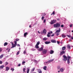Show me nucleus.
<instances>
[{
	"label": "nucleus",
	"instance_id": "nucleus-1",
	"mask_svg": "<svg viewBox=\"0 0 73 73\" xmlns=\"http://www.w3.org/2000/svg\"><path fill=\"white\" fill-rule=\"evenodd\" d=\"M15 44H13V42L11 43L12 47H11V48H15V47H16V46L17 45V42L16 41H14Z\"/></svg>",
	"mask_w": 73,
	"mask_h": 73
},
{
	"label": "nucleus",
	"instance_id": "nucleus-2",
	"mask_svg": "<svg viewBox=\"0 0 73 73\" xmlns=\"http://www.w3.org/2000/svg\"><path fill=\"white\" fill-rule=\"evenodd\" d=\"M60 24L58 23H56V24L54 25V28H59L60 27Z\"/></svg>",
	"mask_w": 73,
	"mask_h": 73
},
{
	"label": "nucleus",
	"instance_id": "nucleus-3",
	"mask_svg": "<svg viewBox=\"0 0 73 73\" xmlns=\"http://www.w3.org/2000/svg\"><path fill=\"white\" fill-rule=\"evenodd\" d=\"M63 57L64 58L63 59V61H66L68 60V58H67V57L65 55H63Z\"/></svg>",
	"mask_w": 73,
	"mask_h": 73
},
{
	"label": "nucleus",
	"instance_id": "nucleus-4",
	"mask_svg": "<svg viewBox=\"0 0 73 73\" xmlns=\"http://www.w3.org/2000/svg\"><path fill=\"white\" fill-rule=\"evenodd\" d=\"M47 52V50L46 49H43L42 51V53L43 54H46Z\"/></svg>",
	"mask_w": 73,
	"mask_h": 73
},
{
	"label": "nucleus",
	"instance_id": "nucleus-5",
	"mask_svg": "<svg viewBox=\"0 0 73 73\" xmlns=\"http://www.w3.org/2000/svg\"><path fill=\"white\" fill-rule=\"evenodd\" d=\"M56 20L55 19H54L52 20V21H51V23H50V24L52 25V24H53L54 23H56Z\"/></svg>",
	"mask_w": 73,
	"mask_h": 73
},
{
	"label": "nucleus",
	"instance_id": "nucleus-6",
	"mask_svg": "<svg viewBox=\"0 0 73 73\" xmlns=\"http://www.w3.org/2000/svg\"><path fill=\"white\" fill-rule=\"evenodd\" d=\"M65 53V52L64 51H62L61 52H60V56H61V55H62L63 54H64Z\"/></svg>",
	"mask_w": 73,
	"mask_h": 73
},
{
	"label": "nucleus",
	"instance_id": "nucleus-7",
	"mask_svg": "<svg viewBox=\"0 0 73 73\" xmlns=\"http://www.w3.org/2000/svg\"><path fill=\"white\" fill-rule=\"evenodd\" d=\"M59 30H57L56 31L55 33H60V31H61L60 29V28H59Z\"/></svg>",
	"mask_w": 73,
	"mask_h": 73
},
{
	"label": "nucleus",
	"instance_id": "nucleus-8",
	"mask_svg": "<svg viewBox=\"0 0 73 73\" xmlns=\"http://www.w3.org/2000/svg\"><path fill=\"white\" fill-rule=\"evenodd\" d=\"M42 50H43V47H41L40 48H39L38 49V51L39 52L42 51Z\"/></svg>",
	"mask_w": 73,
	"mask_h": 73
},
{
	"label": "nucleus",
	"instance_id": "nucleus-9",
	"mask_svg": "<svg viewBox=\"0 0 73 73\" xmlns=\"http://www.w3.org/2000/svg\"><path fill=\"white\" fill-rule=\"evenodd\" d=\"M51 42H53V43H56V42H57L56 40L53 39L51 40Z\"/></svg>",
	"mask_w": 73,
	"mask_h": 73
},
{
	"label": "nucleus",
	"instance_id": "nucleus-10",
	"mask_svg": "<svg viewBox=\"0 0 73 73\" xmlns=\"http://www.w3.org/2000/svg\"><path fill=\"white\" fill-rule=\"evenodd\" d=\"M64 68H60V72H64Z\"/></svg>",
	"mask_w": 73,
	"mask_h": 73
},
{
	"label": "nucleus",
	"instance_id": "nucleus-11",
	"mask_svg": "<svg viewBox=\"0 0 73 73\" xmlns=\"http://www.w3.org/2000/svg\"><path fill=\"white\" fill-rule=\"evenodd\" d=\"M43 33L44 34H46V29H43Z\"/></svg>",
	"mask_w": 73,
	"mask_h": 73
},
{
	"label": "nucleus",
	"instance_id": "nucleus-12",
	"mask_svg": "<svg viewBox=\"0 0 73 73\" xmlns=\"http://www.w3.org/2000/svg\"><path fill=\"white\" fill-rule=\"evenodd\" d=\"M66 49V47L63 46L62 48V51L64 50H65Z\"/></svg>",
	"mask_w": 73,
	"mask_h": 73
},
{
	"label": "nucleus",
	"instance_id": "nucleus-13",
	"mask_svg": "<svg viewBox=\"0 0 73 73\" xmlns=\"http://www.w3.org/2000/svg\"><path fill=\"white\" fill-rule=\"evenodd\" d=\"M9 70V68L8 67H6V71H8Z\"/></svg>",
	"mask_w": 73,
	"mask_h": 73
},
{
	"label": "nucleus",
	"instance_id": "nucleus-14",
	"mask_svg": "<svg viewBox=\"0 0 73 73\" xmlns=\"http://www.w3.org/2000/svg\"><path fill=\"white\" fill-rule=\"evenodd\" d=\"M45 44H50V41H46L45 42Z\"/></svg>",
	"mask_w": 73,
	"mask_h": 73
},
{
	"label": "nucleus",
	"instance_id": "nucleus-15",
	"mask_svg": "<svg viewBox=\"0 0 73 73\" xmlns=\"http://www.w3.org/2000/svg\"><path fill=\"white\" fill-rule=\"evenodd\" d=\"M62 36L63 38H65V37H66V36L65 35H64V34H62Z\"/></svg>",
	"mask_w": 73,
	"mask_h": 73
},
{
	"label": "nucleus",
	"instance_id": "nucleus-16",
	"mask_svg": "<svg viewBox=\"0 0 73 73\" xmlns=\"http://www.w3.org/2000/svg\"><path fill=\"white\" fill-rule=\"evenodd\" d=\"M53 53H54V51L53 50H50V54H53Z\"/></svg>",
	"mask_w": 73,
	"mask_h": 73
},
{
	"label": "nucleus",
	"instance_id": "nucleus-17",
	"mask_svg": "<svg viewBox=\"0 0 73 73\" xmlns=\"http://www.w3.org/2000/svg\"><path fill=\"white\" fill-rule=\"evenodd\" d=\"M67 48L68 49H70V45H68L67 46Z\"/></svg>",
	"mask_w": 73,
	"mask_h": 73
},
{
	"label": "nucleus",
	"instance_id": "nucleus-18",
	"mask_svg": "<svg viewBox=\"0 0 73 73\" xmlns=\"http://www.w3.org/2000/svg\"><path fill=\"white\" fill-rule=\"evenodd\" d=\"M4 67V65H1L0 66V69H3Z\"/></svg>",
	"mask_w": 73,
	"mask_h": 73
},
{
	"label": "nucleus",
	"instance_id": "nucleus-19",
	"mask_svg": "<svg viewBox=\"0 0 73 73\" xmlns=\"http://www.w3.org/2000/svg\"><path fill=\"white\" fill-rule=\"evenodd\" d=\"M38 71L39 73H42V71L41 70V69H38Z\"/></svg>",
	"mask_w": 73,
	"mask_h": 73
},
{
	"label": "nucleus",
	"instance_id": "nucleus-20",
	"mask_svg": "<svg viewBox=\"0 0 73 73\" xmlns=\"http://www.w3.org/2000/svg\"><path fill=\"white\" fill-rule=\"evenodd\" d=\"M46 68H47L46 66H44L43 68V69L45 70H46Z\"/></svg>",
	"mask_w": 73,
	"mask_h": 73
},
{
	"label": "nucleus",
	"instance_id": "nucleus-21",
	"mask_svg": "<svg viewBox=\"0 0 73 73\" xmlns=\"http://www.w3.org/2000/svg\"><path fill=\"white\" fill-rule=\"evenodd\" d=\"M67 58H68V60H70V58H71V57L69 56V55H68Z\"/></svg>",
	"mask_w": 73,
	"mask_h": 73
},
{
	"label": "nucleus",
	"instance_id": "nucleus-22",
	"mask_svg": "<svg viewBox=\"0 0 73 73\" xmlns=\"http://www.w3.org/2000/svg\"><path fill=\"white\" fill-rule=\"evenodd\" d=\"M35 48H39V46H38V45H37V44H36L35 46Z\"/></svg>",
	"mask_w": 73,
	"mask_h": 73
},
{
	"label": "nucleus",
	"instance_id": "nucleus-23",
	"mask_svg": "<svg viewBox=\"0 0 73 73\" xmlns=\"http://www.w3.org/2000/svg\"><path fill=\"white\" fill-rule=\"evenodd\" d=\"M27 73H29L30 69H29V68H27Z\"/></svg>",
	"mask_w": 73,
	"mask_h": 73
},
{
	"label": "nucleus",
	"instance_id": "nucleus-24",
	"mask_svg": "<svg viewBox=\"0 0 73 73\" xmlns=\"http://www.w3.org/2000/svg\"><path fill=\"white\" fill-rule=\"evenodd\" d=\"M53 33V32L52 31H51L50 32H48V35H51V34H52Z\"/></svg>",
	"mask_w": 73,
	"mask_h": 73
},
{
	"label": "nucleus",
	"instance_id": "nucleus-25",
	"mask_svg": "<svg viewBox=\"0 0 73 73\" xmlns=\"http://www.w3.org/2000/svg\"><path fill=\"white\" fill-rule=\"evenodd\" d=\"M7 45H8V43L7 42H5L4 44V46H5Z\"/></svg>",
	"mask_w": 73,
	"mask_h": 73
},
{
	"label": "nucleus",
	"instance_id": "nucleus-26",
	"mask_svg": "<svg viewBox=\"0 0 73 73\" xmlns=\"http://www.w3.org/2000/svg\"><path fill=\"white\" fill-rule=\"evenodd\" d=\"M51 61L50 60H49L47 62H45V63H46V64H47V63H50V62Z\"/></svg>",
	"mask_w": 73,
	"mask_h": 73
},
{
	"label": "nucleus",
	"instance_id": "nucleus-27",
	"mask_svg": "<svg viewBox=\"0 0 73 73\" xmlns=\"http://www.w3.org/2000/svg\"><path fill=\"white\" fill-rule=\"evenodd\" d=\"M67 61L68 64H70V61H69V59H67Z\"/></svg>",
	"mask_w": 73,
	"mask_h": 73
},
{
	"label": "nucleus",
	"instance_id": "nucleus-28",
	"mask_svg": "<svg viewBox=\"0 0 73 73\" xmlns=\"http://www.w3.org/2000/svg\"><path fill=\"white\" fill-rule=\"evenodd\" d=\"M3 56L4 55H3V54H2L0 56V59H1V58H2V57H3Z\"/></svg>",
	"mask_w": 73,
	"mask_h": 73
},
{
	"label": "nucleus",
	"instance_id": "nucleus-29",
	"mask_svg": "<svg viewBox=\"0 0 73 73\" xmlns=\"http://www.w3.org/2000/svg\"><path fill=\"white\" fill-rule=\"evenodd\" d=\"M27 34H28V33H24V36L25 37V36H26V35H27Z\"/></svg>",
	"mask_w": 73,
	"mask_h": 73
},
{
	"label": "nucleus",
	"instance_id": "nucleus-30",
	"mask_svg": "<svg viewBox=\"0 0 73 73\" xmlns=\"http://www.w3.org/2000/svg\"><path fill=\"white\" fill-rule=\"evenodd\" d=\"M35 68H33L31 70V72H34V70H35Z\"/></svg>",
	"mask_w": 73,
	"mask_h": 73
},
{
	"label": "nucleus",
	"instance_id": "nucleus-31",
	"mask_svg": "<svg viewBox=\"0 0 73 73\" xmlns=\"http://www.w3.org/2000/svg\"><path fill=\"white\" fill-rule=\"evenodd\" d=\"M20 40V39H15V40L16 41H16V42H17V41H19V40Z\"/></svg>",
	"mask_w": 73,
	"mask_h": 73
},
{
	"label": "nucleus",
	"instance_id": "nucleus-32",
	"mask_svg": "<svg viewBox=\"0 0 73 73\" xmlns=\"http://www.w3.org/2000/svg\"><path fill=\"white\" fill-rule=\"evenodd\" d=\"M40 41H38V42L36 44V45H39V44H40Z\"/></svg>",
	"mask_w": 73,
	"mask_h": 73
},
{
	"label": "nucleus",
	"instance_id": "nucleus-33",
	"mask_svg": "<svg viewBox=\"0 0 73 73\" xmlns=\"http://www.w3.org/2000/svg\"><path fill=\"white\" fill-rule=\"evenodd\" d=\"M8 63L7 62H5V66H6V65H8Z\"/></svg>",
	"mask_w": 73,
	"mask_h": 73
},
{
	"label": "nucleus",
	"instance_id": "nucleus-34",
	"mask_svg": "<svg viewBox=\"0 0 73 73\" xmlns=\"http://www.w3.org/2000/svg\"><path fill=\"white\" fill-rule=\"evenodd\" d=\"M47 36L48 37H50V36H51L50 35H49V34H48L47 35Z\"/></svg>",
	"mask_w": 73,
	"mask_h": 73
},
{
	"label": "nucleus",
	"instance_id": "nucleus-35",
	"mask_svg": "<svg viewBox=\"0 0 73 73\" xmlns=\"http://www.w3.org/2000/svg\"><path fill=\"white\" fill-rule=\"evenodd\" d=\"M25 70H26V69L25 68H23V70L24 72H25Z\"/></svg>",
	"mask_w": 73,
	"mask_h": 73
},
{
	"label": "nucleus",
	"instance_id": "nucleus-36",
	"mask_svg": "<svg viewBox=\"0 0 73 73\" xmlns=\"http://www.w3.org/2000/svg\"><path fill=\"white\" fill-rule=\"evenodd\" d=\"M11 70H12V72H13V71L14 70V68H11Z\"/></svg>",
	"mask_w": 73,
	"mask_h": 73
},
{
	"label": "nucleus",
	"instance_id": "nucleus-37",
	"mask_svg": "<svg viewBox=\"0 0 73 73\" xmlns=\"http://www.w3.org/2000/svg\"><path fill=\"white\" fill-rule=\"evenodd\" d=\"M25 61H23L22 62V65H25V64H25Z\"/></svg>",
	"mask_w": 73,
	"mask_h": 73
},
{
	"label": "nucleus",
	"instance_id": "nucleus-38",
	"mask_svg": "<svg viewBox=\"0 0 73 73\" xmlns=\"http://www.w3.org/2000/svg\"><path fill=\"white\" fill-rule=\"evenodd\" d=\"M43 40H47V38L45 37L43 39Z\"/></svg>",
	"mask_w": 73,
	"mask_h": 73
},
{
	"label": "nucleus",
	"instance_id": "nucleus-39",
	"mask_svg": "<svg viewBox=\"0 0 73 73\" xmlns=\"http://www.w3.org/2000/svg\"><path fill=\"white\" fill-rule=\"evenodd\" d=\"M20 51H18L16 54V55H18V54H19V52Z\"/></svg>",
	"mask_w": 73,
	"mask_h": 73
},
{
	"label": "nucleus",
	"instance_id": "nucleus-40",
	"mask_svg": "<svg viewBox=\"0 0 73 73\" xmlns=\"http://www.w3.org/2000/svg\"><path fill=\"white\" fill-rule=\"evenodd\" d=\"M26 53V51L25 50H24L23 52V54H25Z\"/></svg>",
	"mask_w": 73,
	"mask_h": 73
},
{
	"label": "nucleus",
	"instance_id": "nucleus-41",
	"mask_svg": "<svg viewBox=\"0 0 73 73\" xmlns=\"http://www.w3.org/2000/svg\"><path fill=\"white\" fill-rule=\"evenodd\" d=\"M44 17H42L41 18V19L42 20H44Z\"/></svg>",
	"mask_w": 73,
	"mask_h": 73
},
{
	"label": "nucleus",
	"instance_id": "nucleus-42",
	"mask_svg": "<svg viewBox=\"0 0 73 73\" xmlns=\"http://www.w3.org/2000/svg\"><path fill=\"white\" fill-rule=\"evenodd\" d=\"M60 66H58L57 67V68L58 69H60Z\"/></svg>",
	"mask_w": 73,
	"mask_h": 73
},
{
	"label": "nucleus",
	"instance_id": "nucleus-43",
	"mask_svg": "<svg viewBox=\"0 0 73 73\" xmlns=\"http://www.w3.org/2000/svg\"><path fill=\"white\" fill-rule=\"evenodd\" d=\"M45 22H46V20L44 19L43 21L44 23H45Z\"/></svg>",
	"mask_w": 73,
	"mask_h": 73
},
{
	"label": "nucleus",
	"instance_id": "nucleus-44",
	"mask_svg": "<svg viewBox=\"0 0 73 73\" xmlns=\"http://www.w3.org/2000/svg\"><path fill=\"white\" fill-rule=\"evenodd\" d=\"M3 63V62H2V61L0 60V64H2Z\"/></svg>",
	"mask_w": 73,
	"mask_h": 73
},
{
	"label": "nucleus",
	"instance_id": "nucleus-45",
	"mask_svg": "<svg viewBox=\"0 0 73 73\" xmlns=\"http://www.w3.org/2000/svg\"><path fill=\"white\" fill-rule=\"evenodd\" d=\"M54 59H53L52 60H50V61L51 62H52V61H54Z\"/></svg>",
	"mask_w": 73,
	"mask_h": 73
},
{
	"label": "nucleus",
	"instance_id": "nucleus-46",
	"mask_svg": "<svg viewBox=\"0 0 73 73\" xmlns=\"http://www.w3.org/2000/svg\"><path fill=\"white\" fill-rule=\"evenodd\" d=\"M67 36L68 37H71V36L69 35H67Z\"/></svg>",
	"mask_w": 73,
	"mask_h": 73
},
{
	"label": "nucleus",
	"instance_id": "nucleus-47",
	"mask_svg": "<svg viewBox=\"0 0 73 73\" xmlns=\"http://www.w3.org/2000/svg\"><path fill=\"white\" fill-rule=\"evenodd\" d=\"M56 36H58V35H60V33H57L56 34Z\"/></svg>",
	"mask_w": 73,
	"mask_h": 73
},
{
	"label": "nucleus",
	"instance_id": "nucleus-48",
	"mask_svg": "<svg viewBox=\"0 0 73 73\" xmlns=\"http://www.w3.org/2000/svg\"><path fill=\"white\" fill-rule=\"evenodd\" d=\"M1 51H2V49L0 48V52H1Z\"/></svg>",
	"mask_w": 73,
	"mask_h": 73
},
{
	"label": "nucleus",
	"instance_id": "nucleus-49",
	"mask_svg": "<svg viewBox=\"0 0 73 73\" xmlns=\"http://www.w3.org/2000/svg\"><path fill=\"white\" fill-rule=\"evenodd\" d=\"M61 27L62 28H63V27H64V25H61Z\"/></svg>",
	"mask_w": 73,
	"mask_h": 73
},
{
	"label": "nucleus",
	"instance_id": "nucleus-50",
	"mask_svg": "<svg viewBox=\"0 0 73 73\" xmlns=\"http://www.w3.org/2000/svg\"><path fill=\"white\" fill-rule=\"evenodd\" d=\"M53 15H55V13H54V11H53L52 12Z\"/></svg>",
	"mask_w": 73,
	"mask_h": 73
},
{
	"label": "nucleus",
	"instance_id": "nucleus-51",
	"mask_svg": "<svg viewBox=\"0 0 73 73\" xmlns=\"http://www.w3.org/2000/svg\"><path fill=\"white\" fill-rule=\"evenodd\" d=\"M57 43L58 44H60V42L57 41Z\"/></svg>",
	"mask_w": 73,
	"mask_h": 73
},
{
	"label": "nucleus",
	"instance_id": "nucleus-52",
	"mask_svg": "<svg viewBox=\"0 0 73 73\" xmlns=\"http://www.w3.org/2000/svg\"><path fill=\"white\" fill-rule=\"evenodd\" d=\"M54 36V34H53L51 35V37H53V36Z\"/></svg>",
	"mask_w": 73,
	"mask_h": 73
},
{
	"label": "nucleus",
	"instance_id": "nucleus-53",
	"mask_svg": "<svg viewBox=\"0 0 73 73\" xmlns=\"http://www.w3.org/2000/svg\"><path fill=\"white\" fill-rule=\"evenodd\" d=\"M70 28H72V25H70Z\"/></svg>",
	"mask_w": 73,
	"mask_h": 73
},
{
	"label": "nucleus",
	"instance_id": "nucleus-54",
	"mask_svg": "<svg viewBox=\"0 0 73 73\" xmlns=\"http://www.w3.org/2000/svg\"><path fill=\"white\" fill-rule=\"evenodd\" d=\"M21 66V64H18V66Z\"/></svg>",
	"mask_w": 73,
	"mask_h": 73
},
{
	"label": "nucleus",
	"instance_id": "nucleus-55",
	"mask_svg": "<svg viewBox=\"0 0 73 73\" xmlns=\"http://www.w3.org/2000/svg\"><path fill=\"white\" fill-rule=\"evenodd\" d=\"M71 39H72V40H73V36H71Z\"/></svg>",
	"mask_w": 73,
	"mask_h": 73
},
{
	"label": "nucleus",
	"instance_id": "nucleus-56",
	"mask_svg": "<svg viewBox=\"0 0 73 73\" xmlns=\"http://www.w3.org/2000/svg\"><path fill=\"white\" fill-rule=\"evenodd\" d=\"M10 50H11V49H9L8 51V52H10Z\"/></svg>",
	"mask_w": 73,
	"mask_h": 73
},
{
	"label": "nucleus",
	"instance_id": "nucleus-57",
	"mask_svg": "<svg viewBox=\"0 0 73 73\" xmlns=\"http://www.w3.org/2000/svg\"><path fill=\"white\" fill-rule=\"evenodd\" d=\"M29 28H31V27H32V26H31V25H30L29 26Z\"/></svg>",
	"mask_w": 73,
	"mask_h": 73
},
{
	"label": "nucleus",
	"instance_id": "nucleus-58",
	"mask_svg": "<svg viewBox=\"0 0 73 73\" xmlns=\"http://www.w3.org/2000/svg\"><path fill=\"white\" fill-rule=\"evenodd\" d=\"M44 15H43V16H45L46 15V14H44Z\"/></svg>",
	"mask_w": 73,
	"mask_h": 73
},
{
	"label": "nucleus",
	"instance_id": "nucleus-59",
	"mask_svg": "<svg viewBox=\"0 0 73 73\" xmlns=\"http://www.w3.org/2000/svg\"><path fill=\"white\" fill-rule=\"evenodd\" d=\"M8 48H6V50H8Z\"/></svg>",
	"mask_w": 73,
	"mask_h": 73
},
{
	"label": "nucleus",
	"instance_id": "nucleus-60",
	"mask_svg": "<svg viewBox=\"0 0 73 73\" xmlns=\"http://www.w3.org/2000/svg\"><path fill=\"white\" fill-rule=\"evenodd\" d=\"M18 46H20V44H18Z\"/></svg>",
	"mask_w": 73,
	"mask_h": 73
},
{
	"label": "nucleus",
	"instance_id": "nucleus-61",
	"mask_svg": "<svg viewBox=\"0 0 73 73\" xmlns=\"http://www.w3.org/2000/svg\"><path fill=\"white\" fill-rule=\"evenodd\" d=\"M38 33H40V32H39V31H38Z\"/></svg>",
	"mask_w": 73,
	"mask_h": 73
},
{
	"label": "nucleus",
	"instance_id": "nucleus-62",
	"mask_svg": "<svg viewBox=\"0 0 73 73\" xmlns=\"http://www.w3.org/2000/svg\"><path fill=\"white\" fill-rule=\"evenodd\" d=\"M58 20H60V19H58Z\"/></svg>",
	"mask_w": 73,
	"mask_h": 73
},
{
	"label": "nucleus",
	"instance_id": "nucleus-63",
	"mask_svg": "<svg viewBox=\"0 0 73 73\" xmlns=\"http://www.w3.org/2000/svg\"><path fill=\"white\" fill-rule=\"evenodd\" d=\"M53 15V13H52V14H51V15Z\"/></svg>",
	"mask_w": 73,
	"mask_h": 73
},
{
	"label": "nucleus",
	"instance_id": "nucleus-64",
	"mask_svg": "<svg viewBox=\"0 0 73 73\" xmlns=\"http://www.w3.org/2000/svg\"><path fill=\"white\" fill-rule=\"evenodd\" d=\"M72 32L73 33V30H72Z\"/></svg>",
	"mask_w": 73,
	"mask_h": 73
}]
</instances>
